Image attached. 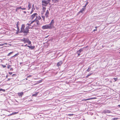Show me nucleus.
Wrapping results in <instances>:
<instances>
[{"mask_svg": "<svg viewBox=\"0 0 120 120\" xmlns=\"http://www.w3.org/2000/svg\"><path fill=\"white\" fill-rule=\"evenodd\" d=\"M35 21V20H34L33 21H30L29 22V23L31 25Z\"/></svg>", "mask_w": 120, "mask_h": 120, "instance_id": "a211bd4d", "label": "nucleus"}, {"mask_svg": "<svg viewBox=\"0 0 120 120\" xmlns=\"http://www.w3.org/2000/svg\"><path fill=\"white\" fill-rule=\"evenodd\" d=\"M37 13H34V14L32 15L30 17V19H33L34 18L37 16Z\"/></svg>", "mask_w": 120, "mask_h": 120, "instance_id": "39448f33", "label": "nucleus"}, {"mask_svg": "<svg viewBox=\"0 0 120 120\" xmlns=\"http://www.w3.org/2000/svg\"><path fill=\"white\" fill-rule=\"evenodd\" d=\"M54 20L52 19V20L50 23L49 24H48L51 29L54 27Z\"/></svg>", "mask_w": 120, "mask_h": 120, "instance_id": "7ed1b4c3", "label": "nucleus"}, {"mask_svg": "<svg viewBox=\"0 0 120 120\" xmlns=\"http://www.w3.org/2000/svg\"><path fill=\"white\" fill-rule=\"evenodd\" d=\"M118 106L119 107H120V105H118Z\"/></svg>", "mask_w": 120, "mask_h": 120, "instance_id": "864d4df0", "label": "nucleus"}, {"mask_svg": "<svg viewBox=\"0 0 120 120\" xmlns=\"http://www.w3.org/2000/svg\"><path fill=\"white\" fill-rule=\"evenodd\" d=\"M1 91L4 92L5 91V90L2 89H0V91Z\"/></svg>", "mask_w": 120, "mask_h": 120, "instance_id": "b1692460", "label": "nucleus"}, {"mask_svg": "<svg viewBox=\"0 0 120 120\" xmlns=\"http://www.w3.org/2000/svg\"><path fill=\"white\" fill-rule=\"evenodd\" d=\"M86 5H87V4H86L85 5V6H86Z\"/></svg>", "mask_w": 120, "mask_h": 120, "instance_id": "bf43d9fd", "label": "nucleus"}, {"mask_svg": "<svg viewBox=\"0 0 120 120\" xmlns=\"http://www.w3.org/2000/svg\"><path fill=\"white\" fill-rule=\"evenodd\" d=\"M7 77H8L7 76H6V78H7Z\"/></svg>", "mask_w": 120, "mask_h": 120, "instance_id": "052dcab7", "label": "nucleus"}, {"mask_svg": "<svg viewBox=\"0 0 120 120\" xmlns=\"http://www.w3.org/2000/svg\"><path fill=\"white\" fill-rule=\"evenodd\" d=\"M11 66V65H8V68L9 69L10 67Z\"/></svg>", "mask_w": 120, "mask_h": 120, "instance_id": "473e14b6", "label": "nucleus"}, {"mask_svg": "<svg viewBox=\"0 0 120 120\" xmlns=\"http://www.w3.org/2000/svg\"><path fill=\"white\" fill-rule=\"evenodd\" d=\"M83 51V49H79L78 51L77 52V53H80L81 52Z\"/></svg>", "mask_w": 120, "mask_h": 120, "instance_id": "2eb2a0df", "label": "nucleus"}, {"mask_svg": "<svg viewBox=\"0 0 120 120\" xmlns=\"http://www.w3.org/2000/svg\"><path fill=\"white\" fill-rule=\"evenodd\" d=\"M119 53H120V52H119Z\"/></svg>", "mask_w": 120, "mask_h": 120, "instance_id": "e2e57ef3", "label": "nucleus"}, {"mask_svg": "<svg viewBox=\"0 0 120 120\" xmlns=\"http://www.w3.org/2000/svg\"><path fill=\"white\" fill-rule=\"evenodd\" d=\"M38 92H37L34 94H33L32 95V96H36L38 94Z\"/></svg>", "mask_w": 120, "mask_h": 120, "instance_id": "aec40b11", "label": "nucleus"}, {"mask_svg": "<svg viewBox=\"0 0 120 120\" xmlns=\"http://www.w3.org/2000/svg\"><path fill=\"white\" fill-rule=\"evenodd\" d=\"M62 63L63 62L62 61H60L57 63V66H60L62 64Z\"/></svg>", "mask_w": 120, "mask_h": 120, "instance_id": "1a4fd4ad", "label": "nucleus"}, {"mask_svg": "<svg viewBox=\"0 0 120 120\" xmlns=\"http://www.w3.org/2000/svg\"><path fill=\"white\" fill-rule=\"evenodd\" d=\"M43 9H45V8L44 7H43Z\"/></svg>", "mask_w": 120, "mask_h": 120, "instance_id": "5fc2aeb1", "label": "nucleus"}, {"mask_svg": "<svg viewBox=\"0 0 120 120\" xmlns=\"http://www.w3.org/2000/svg\"><path fill=\"white\" fill-rule=\"evenodd\" d=\"M11 71H12L13 70V69L12 68H11L10 69Z\"/></svg>", "mask_w": 120, "mask_h": 120, "instance_id": "4c0bfd02", "label": "nucleus"}, {"mask_svg": "<svg viewBox=\"0 0 120 120\" xmlns=\"http://www.w3.org/2000/svg\"><path fill=\"white\" fill-rule=\"evenodd\" d=\"M29 40L28 38H25V39H24V43H27L28 42V41H29Z\"/></svg>", "mask_w": 120, "mask_h": 120, "instance_id": "f8f14e48", "label": "nucleus"}, {"mask_svg": "<svg viewBox=\"0 0 120 120\" xmlns=\"http://www.w3.org/2000/svg\"><path fill=\"white\" fill-rule=\"evenodd\" d=\"M27 25H28V26H28L29 27V26H31V25L30 24V23H29H29H28L27 24Z\"/></svg>", "mask_w": 120, "mask_h": 120, "instance_id": "c85d7f7f", "label": "nucleus"}, {"mask_svg": "<svg viewBox=\"0 0 120 120\" xmlns=\"http://www.w3.org/2000/svg\"><path fill=\"white\" fill-rule=\"evenodd\" d=\"M19 25V22H17V23L16 24L17 28V29H19V27L18 26Z\"/></svg>", "mask_w": 120, "mask_h": 120, "instance_id": "412c9836", "label": "nucleus"}, {"mask_svg": "<svg viewBox=\"0 0 120 120\" xmlns=\"http://www.w3.org/2000/svg\"><path fill=\"white\" fill-rule=\"evenodd\" d=\"M12 113H13V115H15V114H17L18 113V112H13Z\"/></svg>", "mask_w": 120, "mask_h": 120, "instance_id": "bb28decb", "label": "nucleus"}, {"mask_svg": "<svg viewBox=\"0 0 120 120\" xmlns=\"http://www.w3.org/2000/svg\"><path fill=\"white\" fill-rule=\"evenodd\" d=\"M31 76V75H29L27 77V78H29V77H30Z\"/></svg>", "mask_w": 120, "mask_h": 120, "instance_id": "37998d69", "label": "nucleus"}, {"mask_svg": "<svg viewBox=\"0 0 120 120\" xmlns=\"http://www.w3.org/2000/svg\"><path fill=\"white\" fill-rule=\"evenodd\" d=\"M13 53V52H10V53H8V56H10V55L11 54H12V53Z\"/></svg>", "mask_w": 120, "mask_h": 120, "instance_id": "5701e85b", "label": "nucleus"}, {"mask_svg": "<svg viewBox=\"0 0 120 120\" xmlns=\"http://www.w3.org/2000/svg\"><path fill=\"white\" fill-rule=\"evenodd\" d=\"M118 119V118H115L112 119V120H116Z\"/></svg>", "mask_w": 120, "mask_h": 120, "instance_id": "4be33fe9", "label": "nucleus"}, {"mask_svg": "<svg viewBox=\"0 0 120 120\" xmlns=\"http://www.w3.org/2000/svg\"><path fill=\"white\" fill-rule=\"evenodd\" d=\"M85 8H83L79 12V13H82L84 11Z\"/></svg>", "mask_w": 120, "mask_h": 120, "instance_id": "ddd939ff", "label": "nucleus"}, {"mask_svg": "<svg viewBox=\"0 0 120 120\" xmlns=\"http://www.w3.org/2000/svg\"><path fill=\"white\" fill-rule=\"evenodd\" d=\"M27 47H28L29 48H30L32 49H34L35 47L34 46H29L28 45L27 46Z\"/></svg>", "mask_w": 120, "mask_h": 120, "instance_id": "4468645a", "label": "nucleus"}, {"mask_svg": "<svg viewBox=\"0 0 120 120\" xmlns=\"http://www.w3.org/2000/svg\"><path fill=\"white\" fill-rule=\"evenodd\" d=\"M49 15V11L48 10L46 11L45 14V16L47 18L48 17Z\"/></svg>", "mask_w": 120, "mask_h": 120, "instance_id": "6e6552de", "label": "nucleus"}, {"mask_svg": "<svg viewBox=\"0 0 120 120\" xmlns=\"http://www.w3.org/2000/svg\"><path fill=\"white\" fill-rule=\"evenodd\" d=\"M9 73L10 75H11L12 74V72H9Z\"/></svg>", "mask_w": 120, "mask_h": 120, "instance_id": "a19ab883", "label": "nucleus"}, {"mask_svg": "<svg viewBox=\"0 0 120 120\" xmlns=\"http://www.w3.org/2000/svg\"><path fill=\"white\" fill-rule=\"evenodd\" d=\"M37 21V22H36L37 24V25H38L39 24V21Z\"/></svg>", "mask_w": 120, "mask_h": 120, "instance_id": "58836bf2", "label": "nucleus"}, {"mask_svg": "<svg viewBox=\"0 0 120 120\" xmlns=\"http://www.w3.org/2000/svg\"><path fill=\"white\" fill-rule=\"evenodd\" d=\"M95 28H96V29H97V27L96 26V27H95Z\"/></svg>", "mask_w": 120, "mask_h": 120, "instance_id": "4d7b16f0", "label": "nucleus"}, {"mask_svg": "<svg viewBox=\"0 0 120 120\" xmlns=\"http://www.w3.org/2000/svg\"><path fill=\"white\" fill-rule=\"evenodd\" d=\"M29 45H30L31 44V42L29 41H29L27 42Z\"/></svg>", "mask_w": 120, "mask_h": 120, "instance_id": "a878e982", "label": "nucleus"}, {"mask_svg": "<svg viewBox=\"0 0 120 120\" xmlns=\"http://www.w3.org/2000/svg\"><path fill=\"white\" fill-rule=\"evenodd\" d=\"M113 79L115 80V81H116L118 79L117 78H114Z\"/></svg>", "mask_w": 120, "mask_h": 120, "instance_id": "c756f323", "label": "nucleus"}, {"mask_svg": "<svg viewBox=\"0 0 120 120\" xmlns=\"http://www.w3.org/2000/svg\"><path fill=\"white\" fill-rule=\"evenodd\" d=\"M77 53L78 54V56H79L80 55V53Z\"/></svg>", "mask_w": 120, "mask_h": 120, "instance_id": "a18cd8bd", "label": "nucleus"}, {"mask_svg": "<svg viewBox=\"0 0 120 120\" xmlns=\"http://www.w3.org/2000/svg\"><path fill=\"white\" fill-rule=\"evenodd\" d=\"M50 0H44L42 1V4L43 6H46L50 1Z\"/></svg>", "mask_w": 120, "mask_h": 120, "instance_id": "f03ea898", "label": "nucleus"}, {"mask_svg": "<svg viewBox=\"0 0 120 120\" xmlns=\"http://www.w3.org/2000/svg\"><path fill=\"white\" fill-rule=\"evenodd\" d=\"M10 79H10V78H8V80H7V81H9L10 80Z\"/></svg>", "mask_w": 120, "mask_h": 120, "instance_id": "c03bdc74", "label": "nucleus"}, {"mask_svg": "<svg viewBox=\"0 0 120 120\" xmlns=\"http://www.w3.org/2000/svg\"><path fill=\"white\" fill-rule=\"evenodd\" d=\"M42 82V80H40L39 81V83H40Z\"/></svg>", "mask_w": 120, "mask_h": 120, "instance_id": "de8ad7c7", "label": "nucleus"}, {"mask_svg": "<svg viewBox=\"0 0 120 120\" xmlns=\"http://www.w3.org/2000/svg\"><path fill=\"white\" fill-rule=\"evenodd\" d=\"M42 28L43 29H51L48 24L46 25L45 26H43Z\"/></svg>", "mask_w": 120, "mask_h": 120, "instance_id": "20e7f679", "label": "nucleus"}, {"mask_svg": "<svg viewBox=\"0 0 120 120\" xmlns=\"http://www.w3.org/2000/svg\"><path fill=\"white\" fill-rule=\"evenodd\" d=\"M97 30V29H94V31H96Z\"/></svg>", "mask_w": 120, "mask_h": 120, "instance_id": "8fccbe9b", "label": "nucleus"}, {"mask_svg": "<svg viewBox=\"0 0 120 120\" xmlns=\"http://www.w3.org/2000/svg\"><path fill=\"white\" fill-rule=\"evenodd\" d=\"M18 53L16 54L15 55H14L13 56V57H15L16 56H18Z\"/></svg>", "mask_w": 120, "mask_h": 120, "instance_id": "2f4dec72", "label": "nucleus"}, {"mask_svg": "<svg viewBox=\"0 0 120 120\" xmlns=\"http://www.w3.org/2000/svg\"><path fill=\"white\" fill-rule=\"evenodd\" d=\"M18 10V9H17V8H16V11H17V10Z\"/></svg>", "mask_w": 120, "mask_h": 120, "instance_id": "3c124183", "label": "nucleus"}, {"mask_svg": "<svg viewBox=\"0 0 120 120\" xmlns=\"http://www.w3.org/2000/svg\"><path fill=\"white\" fill-rule=\"evenodd\" d=\"M31 6V4L30 3H29L28 5V10H29L30 9Z\"/></svg>", "mask_w": 120, "mask_h": 120, "instance_id": "9b49d317", "label": "nucleus"}, {"mask_svg": "<svg viewBox=\"0 0 120 120\" xmlns=\"http://www.w3.org/2000/svg\"><path fill=\"white\" fill-rule=\"evenodd\" d=\"M91 69V67H89L88 68L87 70L86 71L88 72L90 71Z\"/></svg>", "mask_w": 120, "mask_h": 120, "instance_id": "dca6fc26", "label": "nucleus"}, {"mask_svg": "<svg viewBox=\"0 0 120 120\" xmlns=\"http://www.w3.org/2000/svg\"><path fill=\"white\" fill-rule=\"evenodd\" d=\"M91 74H92L91 73L90 74H89V75H87L86 77H88Z\"/></svg>", "mask_w": 120, "mask_h": 120, "instance_id": "e433bc0d", "label": "nucleus"}, {"mask_svg": "<svg viewBox=\"0 0 120 120\" xmlns=\"http://www.w3.org/2000/svg\"><path fill=\"white\" fill-rule=\"evenodd\" d=\"M24 12L25 13H26V11H24Z\"/></svg>", "mask_w": 120, "mask_h": 120, "instance_id": "603ef678", "label": "nucleus"}, {"mask_svg": "<svg viewBox=\"0 0 120 120\" xmlns=\"http://www.w3.org/2000/svg\"><path fill=\"white\" fill-rule=\"evenodd\" d=\"M33 12V10H32L30 12V14H31Z\"/></svg>", "mask_w": 120, "mask_h": 120, "instance_id": "49530a36", "label": "nucleus"}, {"mask_svg": "<svg viewBox=\"0 0 120 120\" xmlns=\"http://www.w3.org/2000/svg\"><path fill=\"white\" fill-rule=\"evenodd\" d=\"M21 9L22 10H25L26 9V8H21Z\"/></svg>", "mask_w": 120, "mask_h": 120, "instance_id": "c9c22d12", "label": "nucleus"}, {"mask_svg": "<svg viewBox=\"0 0 120 120\" xmlns=\"http://www.w3.org/2000/svg\"><path fill=\"white\" fill-rule=\"evenodd\" d=\"M3 68H5L6 67V66L5 65H3V64H1V65Z\"/></svg>", "mask_w": 120, "mask_h": 120, "instance_id": "72a5a7b5", "label": "nucleus"}, {"mask_svg": "<svg viewBox=\"0 0 120 120\" xmlns=\"http://www.w3.org/2000/svg\"><path fill=\"white\" fill-rule=\"evenodd\" d=\"M27 45V44H26V45H24V46H26Z\"/></svg>", "mask_w": 120, "mask_h": 120, "instance_id": "13d9d810", "label": "nucleus"}, {"mask_svg": "<svg viewBox=\"0 0 120 120\" xmlns=\"http://www.w3.org/2000/svg\"><path fill=\"white\" fill-rule=\"evenodd\" d=\"M32 7L33 8H34V4H33V5H32Z\"/></svg>", "mask_w": 120, "mask_h": 120, "instance_id": "6e6d98bb", "label": "nucleus"}, {"mask_svg": "<svg viewBox=\"0 0 120 120\" xmlns=\"http://www.w3.org/2000/svg\"><path fill=\"white\" fill-rule=\"evenodd\" d=\"M42 18L44 21L45 20V16H44L42 15L41 16Z\"/></svg>", "mask_w": 120, "mask_h": 120, "instance_id": "393cba45", "label": "nucleus"}, {"mask_svg": "<svg viewBox=\"0 0 120 120\" xmlns=\"http://www.w3.org/2000/svg\"><path fill=\"white\" fill-rule=\"evenodd\" d=\"M4 45V44H0V46H2Z\"/></svg>", "mask_w": 120, "mask_h": 120, "instance_id": "79ce46f5", "label": "nucleus"}, {"mask_svg": "<svg viewBox=\"0 0 120 120\" xmlns=\"http://www.w3.org/2000/svg\"><path fill=\"white\" fill-rule=\"evenodd\" d=\"M41 19V17L39 15H37V16H36V18L35 19H34V20H35V21H37L38 20H40Z\"/></svg>", "mask_w": 120, "mask_h": 120, "instance_id": "423d86ee", "label": "nucleus"}, {"mask_svg": "<svg viewBox=\"0 0 120 120\" xmlns=\"http://www.w3.org/2000/svg\"><path fill=\"white\" fill-rule=\"evenodd\" d=\"M94 98H88V99H85V101L88 100H91V99H94Z\"/></svg>", "mask_w": 120, "mask_h": 120, "instance_id": "f3484780", "label": "nucleus"}, {"mask_svg": "<svg viewBox=\"0 0 120 120\" xmlns=\"http://www.w3.org/2000/svg\"><path fill=\"white\" fill-rule=\"evenodd\" d=\"M19 28L18 29H17V32H16V33L18 34L19 32Z\"/></svg>", "mask_w": 120, "mask_h": 120, "instance_id": "cd10ccee", "label": "nucleus"}, {"mask_svg": "<svg viewBox=\"0 0 120 120\" xmlns=\"http://www.w3.org/2000/svg\"><path fill=\"white\" fill-rule=\"evenodd\" d=\"M26 80H27V78H26Z\"/></svg>", "mask_w": 120, "mask_h": 120, "instance_id": "680f3d73", "label": "nucleus"}, {"mask_svg": "<svg viewBox=\"0 0 120 120\" xmlns=\"http://www.w3.org/2000/svg\"><path fill=\"white\" fill-rule=\"evenodd\" d=\"M18 94L19 97H22V96L23 95V92H21L20 93H18Z\"/></svg>", "mask_w": 120, "mask_h": 120, "instance_id": "9d476101", "label": "nucleus"}, {"mask_svg": "<svg viewBox=\"0 0 120 120\" xmlns=\"http://www.w3.org/2000/svg\"><path fill=\"white\" fill-rule=\"evenodd\" d=\"M52 1H53V2H54L55 3H57V2H58L59 0H52Z\"/></svg>", "mask_w": 120, "mask_h": 120, "instance_id": "6ab92c4d", "label": "nucleus"}, {"mask_svg": "<svg viewBox=\"0 0 120 120\" xmlns=\"http://www.w3.org/2000/svg\"><path fill=\"white\" fill-rule=\"evenodd\" d=\"M111 112L109 110L106 109L104 110L102 112V113H110Z\"/></svg>", "mask_w": 120, "mask_h": 120, "instance_id": "0eeeda50", "label": "nucleus"}, {"mask_svg": "<svg viewBox=\"0 0 120 120\" xmlns=\"http://www.w3.org/2000/svg\"><path fill=\"white\" fill-rule=\"evenodd\" d=\"M17 9H18V10L19 9H21V7H18L17 8Z\"/></svg>", "mask_w": 120, "mask_h": 120, "instance_id": "7c9ffc66", "label": "nucleus"}, {"mask_svg": "<svg viewBox=\"0 0 120 120\" xmlns=\"http://www.w3.org/2000/svg\"><path fill=\"white\" fill-rule=\"evenodd\" d=\"M25 26L23 24L22 25L20 31V33H23L24 34L26 35L29 33V27L26 26L25 29H24Z\"/></svg>", "mask_w": 120, "mask_h": 120, "instance_id": "f257e3e1", "label": "nucleus"}, {"mask_svg": "<svg viewBox=\"0 0 120 120\" xmlns=\"http://www.w3.org/2000/svg\"><path fill=\"white\" fill-rule=\"evenodd\" d=\"M25 38H24L23 39H22L21 40L22 41L24 42V39H25Z\"/></svg>", "mask_w": 120, "mask_h": 120, "instance_id": "f704fd0d", "label": "nucleus"}, {"mask_svg": "<svg viewBox=\"0 0 120 120\" xmlns=\"http://www.w3.org/2000/svg\"><path fill=\"white\" fill-rule=\"evenodd\" d=\"M13 115V113H12L8 115V116H11V115Z\"/></svg>", "mask_w": 120, "mask_h": 120, "instance_id": "ea45409f", "label": "nucleus"}, {"mask_svg": "<svg viewBox=\"0 0 120 120\" xmlns=\"http://www.w3.org/2000/svg\"><path fill=\"white\" fill-rule=\"evenodd\" d=\"M3 44H4V45H7L8 44L7 43H5Z\"/></svg>", "mask_w": 120, "mask_h": 120, "instance_id": "09e8293b", "label": "nucleus"}]
</instances>
